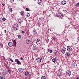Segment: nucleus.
<instances>
[{
  "instance_id": "f257e3e1",
  "label": "nucleus",
  "mask_w": 79,
  "mask_h": 79,
  "mask_svg": "<svg viewBox=\"0 0 79 79\" xmlns=\"http://www.w3.org/2000/svg\"><path fill=\"white\" fill-rule=\"evenodd\" d=\"M13 28L14 30H18L19 29V26H18V25L17 24H16L14 25Z\"/></svg>"
},
{
  "instance_id": "f03ea898",
  "label": "nucleus",
  "mask_w": 79,
  "mask_h": 79,
  "mask_svg": "<svg viewBox=\"0 0 79 79\" xmlns=\"http://www.w3.org/2000/svg\"><path fill=\"white\" fill-rule=\"evenodd\" d=\"M67 50L69 52H71L72 51V48H71V47L70 46H67Z\"/></svg>"
},
{
  "instance_id": "7ed1b4c3",
  "label": "nucleus",
  "mask_w": 79,
  "mask_h": 79,
  "mask_svg": "<svg viewBox=\"0 0 79 79\" xmlns=\"http://www.w3.org/2000/svg\"><path fill=\"white\" fill-rule=\"evenodd\" d=\"M2 73L4 75H6V74H7V73H8V71L6 69L3 70V71L2 72Z\"/></svg>"
},
{
  "instance_id": "20e7f679",
  "label": "nucleus",
  "mask_w": 79,
  "mask_h": 79,
  "mask_svg": "<svg viewBox=\"0 0 79 79\" xmlns=\"http://www.w3.org/2000/svg\"><path fill=\"white\" fill-rule=\"evenodd\" d=\"M66 73L69 76L71 75V71L70 70H68L67 71Z\"/></svg>"
},
{
  "instance_id": "39448f33",
  "label": "nucleus",
  "mask_w": 79,
  "mask_h": 79,
  "mask_svg": "<svg viewBox=\"0 0 79 79\" xmlns=\"http://www.w3.org/2000/svg\"><path fill=\"white\" fill-rule=\"evenodd\" d=\"M66 52V48L65 47H63L62 48V49L61 50V52L64 54L65 53V52Z\"/></svg>"
},
{
  "instance_id": "423d86ee",
  "label": "nucleus",
  "mask_w": 79,
  "mask_h": 79,
  "mask_svg": "<svg viewBox=\"0 0 79 79\" xmlns=\"http://www.w3.org/2000/svg\"><path fill=\"white\" fill-rule=\"evenodd\" d=\"M15 62H17V63L18 64H21V63L19 61V60L17 59H15Z\"/></svg>"
},
{
  "instance_id": "0eeeda50",
  "label": "nucleus",
  "mask_w": 79,
  "mask_h": 79,
  "mask_svg": "<svg viewBox=\"0 0 79 79\" xmlns=\"http://www.w3.org/2000/svg\"><path fill=\"white\" fill-rule=\"evenodd\" d=\"M23 22V20L22 18L20 19H19L18 20V23H19L20 24H21Z\"/></svg>"
},
{
  "instance_id": "6e6552de",
  "label": "nucleus",
  "mask_w": 79,
  "mask_h": 79,
  "mask_svg": "<svg viewBox=\"0 0 79 79\" xmlns=\"http://www.w3.org/2000/svg\"><path fill=\"white\" fill-rule=\"evenodd\" d=\"M61 16H62V15H61V14H60V13L56 14V16L57 17L60 18Z\"/></svg>"
},
{
  "instance_id": "1a4fd4ad",
  "label": "nucleus",
  "mask_w": 79,
  "mask_h": 79,
  "mask_svg": "<svg viewBox=\"0 0 79 79\" xmlns=\"http://www.w3.org/2000/svg\"><path fill=\"white\" fill-rule=\"evenodd\" d=\"M33 34L35 35H36V34H37V31H36V30L34 29L33 31Z\"/></svg>"
},
{
  "instance_id": "9d476101",
  "label": "nucleus",
  "mask_w": 79,
  "mask_h": 79,
  "mask_svg": "<svg viewBox=\"0 0 79 79\" xmlns=\"http://www.w3.org/2000/svg\"><path fill=\"white\" fill-rule=\"evenodd\" d=\"M36 60L37 61V62L39 63H40L41 62V59L40 58H38L36 59Z\"/></svg>"
},
{
  "instance_id": "9b49d317",
  "label": "nucleus",
  "mask_w": 79,
  "mask_h": 79,
  "mask_svg": "<svg viewBox=\"0 0 79 79\" xmlns=\"http://www.w3.org/2000/svg\"><path fill=\"white\" fill-rule=\"evenodd\" d=\"M8 45L10 47H11L13 46V43L11 42H9V43L8 44Z\"/></svg>"
},
{
  "instance_id": "f8f14e48",
  "label": "nucleus",
  "mask_w": 79,
  "mask_h": 79,
  "mask_svg": "<svg viewBox=\"0 0 79 79\" xmlns=\"http://www.w3.org/2000/svg\"><path fill=\"white\" fill-rule=\"evenodd\" d=\"M18 70L20 72H21V73H23V72L24 71V69L21 68H19Z\"/></svg>"
},
{
  "instance_id": "ddd939ff",
  "label": "nucleus",
  "mask_w": 79,
  "mask_h": 79,
  "mask_svg": "<svg viewBox=\"0 0 79 79\" xmlns=\"http://www.w3.org/2000/svg\"><path fill=\"white\" fill-rule=\"evenodd\" d=\"M61 3L62 5H65L66 3V1H63L61 2Z\"/></svg>"
},
{
  "instance_id": "4468645a",
  "label": "nucleus",
  "mask_w": 79,
  "mask_h": 79,
  "mask_svg": "<svg viewBox=\"0 0 79 79\" xmlns=\"http://www.w3.org/2000/svg\"><path fill=\"white\" fill-rule=\"evenodd\" d=\"M36 43L38 45H40L41 44V42L40 41H36Z\"/></svg>"
},
{
  "instance_id": "2eb2a0df",
  "label": "nucleus",
  "mask_w": 79,
  "mask_h": 79,
  "mask_svg": "<svg viewBox=\"0 0 79 79\" xmlns=\"http://www.w3.org/2000/svg\"><path fill=\"white\" fill-rule=\"evenodd\" d=\"M26 44H30V40H26Z\"/></svg>"
},
{
  "instance_id": "dca6fc26",
  "label": "nucleus",
  "mask_w": 79,
  "mask_h": 79,
  "mask_svg": "<svg viewBox=\"0 0 79 79\" xmlns=\"http://www.w3.org/2000/svg\"><path fill=\"white\" fill-rule=\"evenodd\" d=\"M42 0H39L38 3V4H39V5H41V4H42Z\"/></svg>"
},
{
  "instance_id": "f3484780",
  "label": "nucleus",
  "mask_w": 79,
  "mask_h": 79,
  "mask_svg": "<svg viewBox=\"0 0 79 79\" xmlns=\"http://www.w3.org/2000/svg\"><path fill=\"white\" fill-rule=\"evenodd\" d=\"M66 56H69L70 55V53L69 52H67L65 53Z\"/></svg>"
},
{
  "instance_id": "a211bd4d",
  "label": "nucleus",
  "mask_w": 79,
  "mask_h": 79,
  "mask_svg": "<svg viewBox=\"0 0 79 79\" xmlns=\"http://www.w3.org/2000/svg\"><path fill=\"white\" fill-rule=\"evenodd\" d=\"M56 59L55 58H54L52 59V61L53 62H56Z\"/></svg>"
},
{
  "instance_id": "6ab92c4d",
  "label": "nucleus",
  "mask_w": 79,
  "mask_h": 79,
  "mask_svg": "<svg viewBox=\"0 0 79 79\" xmlns=\"http://www.w3.org/2000/svg\"><path fill=\"white\" fill-rule=\"evenodd\" d=\"M57 76H58V77H60V76H62V75H61V73H58L57 74Z\"/></svg>"
},
{
  "instance_id": "aec40b11",
  "label": "nucleus",
  "mask_w": 79,
  "mask_h": 79,
  "mask_svg": "<svg viewBox=\"0 0 79 79\" xmlns=\"http://www.w3.org/2000/svg\"><path fill=\"white\" fill-rule=\"evenodd\" d=\"M21 15L22 16H24V12L23 11H22L21 12Z\"/></svg>"
},
{
  "instance_id": "412c9836",
  "label": "nucleus",
  "mask_w": 79,
  "mask_h": 79,
  "mask_svg": "<svg viewBox=\"0 0 79 79\" xmlns=\"http://www.w3.org/2000/svg\"><path fill=\"white\" fill-rule=\"evenodd\" d=\"M33 49L34 50H36V46L35 45H34L33 47Z\"/></svg>"
},
{
  "instance_id": "4be33fe9",
  "label": "nucleus",
  "mask_w": 79,
  "mask_h": 79,
  "mask_svg": "<svg viewBox=\"0 0 79 79\" xmlns=\"http://www.w3.org/2000/svg\"><path fill=\"white\" fill-rule=\"evenodd\" d=\"M25 76H28L29 75V72H26L25 73Z\"/></svg>"
},
{
  "instance_id": "5701e85b",
  "label": "nucleus",
  "mask_w": 79,
  "mask_h": 79,
  "mask_svg": "<svg viewBox=\"0 0 79 79\" xmlns=\"http://www.w3.org/2000/svg\"><path fill=\"white\" fill-rule=\"evenodd\" d=\"M48 52H49V53H52L53 51H52V50L48 49Z\"/></svg>"
},
{
  "instance_id": "b1692460",
  "label": "nucleus",
  "mask_w": 79,
  "mask_h": 79,
  "mask_svg": "<svg viewBox=\"0 0 79 79\" xmlns=\"http://www.w3.org/2000/svg\"><path fill=\"white\" fill-rule=\"evenodd\" d=\"M13 43L15 44V45H16V43L15 40H13Z\"/></svg>"
},
{
  "instance_id": "393cba45",
  "label": "nucleus",
  "mask_w": 79,
  "mask_h": 79,
  "mask_svg": "<svg viewBox=\"0 0 79 79\" xmlns=\"http://www.w3.org/2000/svg\"><path fill=\"white\" fill-rule=\"evenodd\" d=\"M37 25H39V26H40V25H41V24L39 22H38L37 23Z\"/></svg>"
},
{
  "instance_id": "a878e982",
  "label": "nucleus",
  "mask_w": 79,
  "mask_h": 79,
  "mask_svg": "<svg viewBox=\"0 0 79 79\" xmlns=\"http://www.w3.org/2000/svg\"><path fill=\"white\" fill-rule=\"evenodd\" d=\"M41 79H46V77H45V76H42L41 77Z\"/></svg>"
},
{
  "instance_id": "bb28decb",
  "label": "nucleus",
  "mask_w": 79,
  "mask_h": 79,
  "mask_svg": "<svg viewBox=\"0 0 79 79\" xmlns=\"http://www.w3.org/2000/svg\"><path fill=\"white\" fill-rule=\"evenodd\" d=\"M27 13V14H26V15L27 16V17H29V16H30V15L29 14V13Z\"/></svg>"
},
{
  "instance_id": "cd10ccee",
  "label": "nucleus",
  "mask_w": 79,
  "mask_h": 79,
  "mask_svg": "<svg viewBox=\"0 0 79 79\" xmlns=\"http://www.w3.org/2000/svg\"><path fill=\"white\" fill-rule=\"evenodd\" d=\"M0 78L1 79H5V77L3 76H1Z\"/></svg>"
},
{
  "instance_id": "c85d7f7f",
  "label": "nucleus",
  "mask_w": 79,
  "mask_h": 79,
  "mask_svg": "<svg viewBox=\"0 0 79 79\" xmlns=\"http://www.w3.org/2000/svg\"><path fill=\"white\" fill-rule=\"evenodd\" d=\"M2 20L3 21H5L6 20V19H5V18H2Z\"/></svg>"
},
{
  "instance_id": "c756f323",
  "label": "nucleus",
  "mask_w": 79,
  "mask_h": 79,
  "mask_svg": "<svg viewBox=\"0 0 79 79\" xmlns=\"http://www.w3.org/2000/svg\"><path fill=\"white\" fill-rule=\"evenodd\" d=\"M72 66H76V64H75L74 63H73L72 64Z\"/></svg>"
},
{
  "instance_id": "7c9ffc66",
  "label": "nucleus",
  "mask_w": 79,
  "mask_h": 79,
  "mask_svg": "<svg viewBox=\"0 0 79 79\" xmlns=\"http://www.w3.org/2000/svg\"><path fill=\"white\" fill-rule=\"evenodd\" d=\"M59 71L60 73H62V71H63V70H62V69H59Z\"/></svg>"
},
{
  "instance_id": "2f4dec72",
  "label": "nucleus",
  "mask_w": 79,
  "mask_h": 79,
  "mask_svg": "<svg viewBox=\"0 0 79 79\" xmlns=\"http://www.w3.org/2000/svg\"><path fill=\"white\" fill-rule=\"evenodd\" d=\"M76 6H78V7L79 8V2L77 3L76 4Z\"/></svg>"
},
{
  "instance_id": "473e14b6",
  "label": "nucleus",
  "mask_w": 79,
  "mask_h": 79,
  "mask_svg": "<svg viewBox=\"0 0 79 79\" xmlns=\"http://www.w3.org/2000/svg\"><path fill=\"white\" fill-rule=\"evenodd\" d=\"M40 39H38L36 41V42H40Z\"/></svg>"
},
{
  "instance_id": "72a5a7b5",
  "label": "nucleus",
  "mask_w": 79,
  "mask_h": 79,
  "mask_svg": "<svg viewBox=\"0 0 79 79\" xmlns=\"http://www.w3.org/2000/svg\"><path fill=\"white\" fill-rule=\"evenodd\" d=\"M18 38H19V39H21V36L20 35H18Z\"/></svg>"
},
{
  "instance_id": "f704fd0d",
  "label": "nucleus",
  "mask_w": 79,
  "mask_h": 79,
  "mask_svg": "<svg viewBox=\"0 0 79 79\" xmlns=\"http://www.w3.org/2000/svg\"><path fill=\"white\" fill-rule=\"evenodd\" d=\"M13 10V9H12V8H10V11H11H11H12Z\"/></svg>"
},
{
  "instance_id": "c9c22d12",
  "label": "nucleus",
  "mask_w": 79,
  "mask_h": 79,
  "mask_svg": "<svg viewBox=\"0 0 79 79\" xmlns=\"http://www.w3.org/2000/svg\"><path fill=\"white\" fill-rule=\"evenodd\" d=\"M22 34H24L25 33V31H22Z\"/></svg>"
},
{
  "instance_id": "e433bc0d",
  "label": "nucleus",
  "mask_w": 79,
  "mask_h": 79,
  "mask_svg": "<svg viewBox=\"0 0 79 79\" xmlns=\"http://www.w3.org/2000/svg\"><path fill=\"white\" fill-rule=\"evenodd\" d=\"M29 8H26V11H29Z\"/></svg>"
},
{
  "instance_id": "4c0bfd02",
  "label": "nucleus",
  "mask_w": 79,
  "mask_h": 79,
  "mask_svg": "<svg viewBox=\"0 0 79 79\" xmlns=\"http://www.w3.org/2000/svg\"><path fill=\"white\" fill-rule=\"evenodd\" d=\"M39 20H40V22H41V21H42V19H41V18H40Z\"/></svg>"
},
{
  "instance_id": "58836bf2",
  "label": "nucleus",
  "mask_w": 79,
  "mask_h": 79,
  "mask_svg": "<svg viewBox=\"0 0 79 79\" xmlns=\"http://www.w3.org/2000/svg\"><path fill=\"white\" fill-rule=\"evenodd\" d=\"M20 59H21V60H22V61H23V60H24V59L23 58L21 57Z\"/></svg>"
},
{
  "instance_id": "ea45409f",
  "label": "nucleus",
  "mask_w": 79,
  "mask_h": 79,
  "mask_svg": "<svg viewBox=\"0 0 79 79\" xmlns=\"http://www.w3.org/2000/svg\"><path fill=\"white\" fill-rule=\"evenodd\" d=\"M10 61H11L12 62H13V60H12V59H10Z\"/></svg>"
},
{
  "instance_id": "a19ab883",
  "label": "nucleus",
  "mask_w": 79,
  "mask_h": 79,
  "mask_svg": "<svg viewBox=\"0 0 79 79\" xmlns=\"http://www.w3.org/2000/svg\"><path fill=\"white\" fill-rule=\"evenodd\" d=\"M36 49H37V50H38V49H39V47H36Z\"/></svg>"
},
{
  "instance_id": "79ce46f5",
  "label": "nucleus",
  "mask_w": 79,
  "mask_h": 79,
  "mask_svg": "<svg viewBox=\"0 0 79 79\" xmlns=\"http://www.w3.org/2000/svg\"><path fill=\"white\" fill-rule=\"evenodd\" d=\"M0 45H1V46H3V44H2V43H0Z\"/></svg>"
},
{
  "instance_id": "37998d69",
  "label": "nucleus",
  "mask_w": 79,
  "mask_h": 79,
  "mask_svg": "<svg viewBox=\"0 0 79 79\" xmlns=\"http://www.w3.org/2000/svg\"><path fill=\"white\" fill-rule=\"evenodd\" d=\"M77 40H78V42L79 41V38H78L77 39Z\"/></svg>"
},
{
  "instance_id": "c03bdc74",
  "label": "nucleus",
  "mask_w": 79,
  "mask_h": 79,
  "mask_svg": "<svg viewBox=\"0 0 79 79\" xmlns=\"http://www.w3.org/2000/svg\"><path fill=\"white\" fill-rule=\"evenodd\" d=\"M4 32L5 33H6V30H4Z\"/></svg>"
},
{
  "instance_id": "a18cd8bd",
  "label": "nucleus",
  "mask_w": 79,
  "mask_h": 79,
  "mask_svg": "<svg viewBox=\"0 0 79 79\" xmlns=\"http://www.w3.org/2000/svg\"><path fill=\"white\" fill-rule=\"evenodd\" d=\"M2 6H5V4H2Z\"/></svg>"
},
{
  "instance_id": "49530a36",
  "label": "nucleus",
  "mask_w": 79,
  "mask_h": 79,
  "mask_svg": "<svg viewBox=\"0 0 79 79\" xmlns=\"http://www.w3.org/2000/svg\"><path fill=\"white\" fill-rule=\"evenodd\" d=\"M76 79H79V77H77Z\"/></svg>"
},
{
  "instance_id": "de8ad7c7",
  "label": "nucleus",
  "mask_w": 79,
  "mask_h": 79,
  "mask_svg": "<svg viewBox=\"0 0 79 79\" xmlns=\"http://www.w3.org/2000/svg\"><path fill=\"white\" fill-rule=\"evenodd\" d=\"M10 1H11V2H13V1H14V0H10Z\"/></svg>"
},
{
  "instance_id": "09e8293b",
  "label": "nucleus",
  "mask_w": 79,
  "mask_h": 79,
  "mask_svg": "<svg viewBox=\"0 0 79 79\" xmlns=\"http://www.w3.org/2000/svg\"><path fill=\"white\" fill-rule=\"evenodd\" d=\"M53 40H55V38H53Z\"/></svg>"
},
{
  "instance_id": "8fccbe9b",
  "label": "nucleus",
  "mask_w": 79,
  "mask_h": 79,
  "mask_svg": "<svg viewBox=\"0 0 79 79\" xmlns=\"http://www.w3.org/2000/svg\"><path fill=\"white\" fill-rule=\"evenodd\" d=\"M8 72H9V74H10V71L8 70Z\"/></svg>"
},
{
  "instance_id": "3c124183",
  "label": "nucleus",
  "mask_w": 79,
  "mask_h": 79,
  "mask_svg": "<svg viewBox=\"0 0 79 79\" xmlns=\"http://www.w3.org/2000/svg\"><path fill=\"white\" fill-rule=\"evenodd\" d=\"M34 68H36V67H35V66H34Z\"/></svg>"
},
{
  "instance_id": "603ef678",
  "label": "nucleus",
  "mask_w": 79,
  "mask_h": 79,
  "mask_svg": "<svg viewBox=\"0 0 79 79\" xmlns=\"http://www.w3.org/2000/svg\"><path fill=\"white\" fill-rule=\"evenodd\" d=\"M15 46H16V45H15V44H14V47H15Z\"/></svg>"
},
{
  "instance_id": "864d4df0",
  "label": "nucleus",
  "mask_w": 79,
  "mask_h": 79,
  "mask_svg": "<svg viewBox=\"0 0 79 79\" xmlns=\"http://www.w3.org/2000/svg\"><path fill=\"white\" fill-rule=\"evenodd\" d=\"M1 35H2V34H1Z\"/></svg>"
},
{
  "instance_id": "5fc2aeb1",
  "label": "nucleus",
  "mask_w": 79,
  "mask_h": 79,
  "mask_svg": "<svg viewBox=\"0 0 79 79\" xmlns=\"http://www.w3.org/2000/svg\"><path fill=\"white\" fill-rule=\"evenodd\" d=\"M55 55H56V54H55Z\"/></svg>"
}]
</instances>
